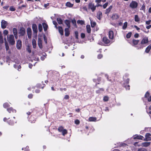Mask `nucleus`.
I'll return each mask as SVG.
<instances>
[{
    "mask_svg": "<svg viewBox=\"0 0 151 151\" xmlns=\"http://www.w3.org/2000/svg\"><path fill=\"white\" fill-rule=\"evenodd\" d=\"M37 112H36L29 111L27 113L28 115L29 121L32 123H35L37 118Z\"/></svg>",
    "mask_w": 151,
    "mask_h": 151,
    "instance_id": "1",
    "label": "nucleus"
},
{
    "mask_svg": "<svg viewBox=\"0 0 151 151\" xmlns=\"http://www.w3.org/2000/svg\"><path fill=\"white\" fill-rule=\"evenodd\" d=\"M3 121L4 122H7L10 125H13L15 123H17V120L14 117H13L11 118H9L8 119L4 117L3 119Z\"/></svg>",
    "mask_w": 151,
    "mask_h": 151,
    "instance_id": "2",
    "label": "nucleus"
},
{
    "mask_svg": "<svg viewBox=\"0 0 151 151\" xmlns=\"http://www.w3.org/2000/svg\"><path fill=\"white\" fill-rule=\"evenodd\" d=\"M9 44L11 45H14L15 44V41L14 36L12 35H9V37L7 38Z\"/></svg>",
    "mask_w": 151,
    "mask_h": 151,
    "instance_id": "3",
    "label": "nucleus"
},
{
    "mask_svg": "<svg viewBox=\"0 0 151 151\" xmlns=\"http://www.w3.org/2000/svg\"><path fill=\"white\" fill-rule=\"evenodd\" d=\"M26 34L25 29L23 27H20L19 30L18 35L19 37L24 36Z\"/></svg>",
    "mask_w": 151,
    "mask_h": 151,
    "instance_id": "4",
    "label": "nucleus"
},
{
    "mask_svg": "<svg viewBox=\"0 0 151 151\" xmlns=\"http://www.w3.org/2000/svg\"><path fill=\"white\" fill-rule=\"evenodd\" d=\"M148 40L147 37H144L141 42V44L142 46H145L146 45L148 42Z\"/></svg>",
    "mask_w": 151,
    "mask_h": 151,
    "instance_id": "5",
    "label": "nucleus"
},
{
    "mask_svg": "<svg viewBox=\"0 0 151 151\" xmlns=\"http://www.w3.org/2000/svg\"><path fill=\"white\" fill-rule=\"evenodd\" d=\"M88 7L89 9H91L93 12L96 9V6H95L94 4L90 2L88 4Z\"/></svg>",
    "mask_w": 151,
    "mask_h": 151,
    "instance_id": "6",
    "label": "nucleus"
},
{
    "mask_svg": "<svg viewBox=\"0 0 151 151\" xmlns=\"http://www.w3.org/2000/svg\"><path fill=\"white\" fill-rule=\"evenodd\" d=\"M17 48L18 50H20L22 47V42L20 40H18L17 42Z\"/></svg>",
    "mask_w": 151,
    "mask_h": 151,
    "instance_id": "7",
    "label": "nucleus"
},
{
    "mask_svg": "<svg viewBox=\"0 0 151 151\" xmlns=\"http://www.w3.org/2000/svg\"><path fill=\"white\" fill-rule=\"evenodd\" d=\"M151 134L149 133H147L145 135V139H144L145 141H149L151 140Z\"/></svg>",
    "mask_w": 151,
    "mask_h": 151,
    "instance_id": "8",
    "label": "nucleus"
},
{
    "mask_svg": "<svg viewBox=\"0 0 151 151\" xmlns=\"http://www.w3.org/2000/svg\"><path fill=\"white\" fill-rule=\"evenodd\" d=\"M27 32L28 38H30L32 36V30L30 27H28L27 29Z\"/></svg>",
    "mask_w": 151,
    "mask_h": 151,
    "instance_id": "9",
    "label": "nucleus"
},
{
    "mask_svg": "<svg viewBox=\"0 0 151 151\" xmlns=\"http://www.w3.org/2000/svg\"><path fill=\"white\" fill-rule=\"evenodd\" d=\"M150 95L149 92L148 91H147L145 95V97L147 98V100L149 102L151 101V95L150 96Z\"/></svg>",
    "mask_w": 151,
    "mask_h": 151,
    "instance_id": "10",
    "label": "nucleus"
},
{
    "mask_svg": "<svg viewBox=\"0 0 151 151\" xmlns=\"http://www.w3.org/2000/svg\"><path fill=\"white\" fill-rule=\"evenodd\" d=\"M7 110L10 113H16L17 111L16 110L14 109L12 107L7 108Z\"/></svg>",
    "mask_w": 151,
    "mask_h": 151,
    "instance_id": "11",
    "label": "nucleus"
},
{
    "mask_svg": "<svg viewBox=\"0 0 151 151\" xmlns=\"http://www.w3.org/2000/svg\"><path fill=\"white\" fill-rule=\"evenodd\" d=\"M32 28L33 31L35 33H37V27L35 24H32Z\"/></svg>",
    "mask_w": 151,
    "mask_h": 151,
    "instance_id": "12",
    "label": "nucleus"
},
{
    "mask_svg": "<svg viewBox=\"0 0 151 151\" xmlns=\"http://www.w3.org/2000/svg\"><path fill=\"white\" fill-rule=\"evenodd\" d=\"M102 41L105 44H107L109 43L110 40L106 37H104L102 39Z\"/></svg>",
    "mask_w": 151,
    "mask_h": 151,
    "instance_id": "13",
    "label": "nucleus"
},
{
    "mask_svg": "<svg viewBox=\"0 0 151 151\" xmlns=\"http://www.w3.org/2000/svg\"><path fill=\"white\" fill-rule=\"evenodd\" d=\"M112 8V5L110 6L108 8L106 9V10L105 14L108 15L109 14V12L111 11Z\"/></svg>",
    "mask_w": 151,
    "mask_h": 151,
    "instance_id": "14",
    "label": "nucleus"
},
{
    "mask_svg": "<svg viewBox=\"0 0 151 151\" xmlns=\"http://www.w3.org/2000/svg\"><path fill=\"white\" fill-rule=\"evenodd\" d=\"M114 32L112 30H110L109 32V39H114Z\"/></svg>",
    "mask_w": 151,
    "mask_h": 151,
    "instance_id": "15",
    "label": "nucleus"
},
{
    "mask_svg": "<svg viewBox=\"0 0 151 151\" xmlns=\"http://www.w3.org/2000/svg\"><path fill=\"white\" fill-rule=\"evenodd\" d=\"M38 45L40 48L41 49L42 48V40L39 37L38 38Z\"/></svg>",
    "mask_w": 151,
    "mask_h": 151,
    "instance_id": "16",
    "label": "nucleus"
},
{
    "mask_svg": "<svg viewBox=\"0 0 151 151\" xmlns=\"http://www.w3.org/2000/svg\"><path fill=\"white\" fill-rule=\"evenodd\" d=\"M7 22L4 20H3L1 23V27L2 29H5L6 27Z\"/></svg>",
    "mask_w": 151,
    "mask_h": 151,
    "instance_id": "17",
    "label": "nucleus"
},
{
    "mask_svg": "<svg viewBox=\"0 0 151 151\" xmlns=\"http://www.w3.org/2000/svg\"><path fill=\"white\" fill-rule=\"evenodd\" d=\"M119 18V15L116 14H112L111 17V19L112 20H116Z\"/></svg>",
    "mask_w": 151,
    "mask_h": 151,
    "instance_id": "18",
    "label": "nucleus"
},
{
    "mask_svg": "<svg viewBox=\"0 0 151 151\" xmlns=\"http://www.w3.org/2000/svg\"><path fill=\"white\" fill-rule=\"evenodd\" d=\"M129 83V80L127 79L126 80V84L125 85V83H124L123 86L124 87L127 89L129 90L130 89V86L129 85H128Z\"/></svg>",
    "mask_w": 151,
    "mask_h": 151,
    "instance_id": "19",
    "label": "nucleus"
},
{
    "mask_svg": "<svg viewBox=\"0 0 151 151\" xmlns=\"http://www.w3.org/2000/svg\"><path fill=\"white\" fill-rule=\"evenodd\" d=\"M69 28H65V35L66 37L70 35V31Z\"/></svg>",
    "mask_w": 151,
    "mask_h": 151,
    "instance_id": "20",
    "label": "nucleus"
},
{
    "mask_svg": "<svg viewBox=\"0 0 151 151\" xmlns=\"http://www.w3.org/2000/svg\"><path fill=\"white\" fill-rule=\"evenodd\" d=\"M42 24L43 26L44 31H46L47 30L48 28L47 24L45 22L42 23Z\"/></svg>",
    "mask_w": 151,
    "mask_h": 151,
    "instance_id": "21",
    "label": "nucleus"
},
{
    "mask_svg": "<svg viewBox=\"0 0 151 151\" xmlns=\"http://www.w3.org/2000/svg\"><path fill=\"white\" fill-rule=\"evenodd\" d=\"M58 28L59 32L61 35H63V31L62 27L59 26Z\"/></svg>",
    "mask_w": 151,
    "mask_h": 151,
    "instance_id": "22",
    "label": "nucleus"
},
{
    "mask_svg": "<svg viewBox=\"0 0 151 151\" xmlns=\"http://www.w3.org/2000/svg\"><path fill=\"white\" fill-rule=\"evenodd\" d=\"M65 23L68 27V28H70V21L68 19H66L65 21Z\"/></svg>",
    "mask_w": 151,
    "mask_h": 151,
    "instance_id": "23",
    "label": "nucleus"
},
{
    "mask_svg": "<svg viewBox=\"0 0 151 151\" xmlns=\"http://www.w3.org/2000/svg\"><path fill=\"white\" fill-rule=\"evenodd\" d=\"M150 144V142H144L142 143V145L143 147H147L149 146Z\"/></svg>",
    "mask_w": 151,
    "mask_h": 151,
    "instance_id": "24",
    "label": "nucleus"
},
{
    "mask_svg": "<svg viewBox=\"0 0 151 151\" xmlns=\"http://www.w3.org/2000/svg\"><path fill=\"white\" fill-rule=\"evenodd\" d=\"M143 138V136L140 135H137L134 137V139H142Z\"/></svg>",
    "mask_w": 151,
    "mask_h": 151,
    "instance_id": "25",
    "label": "nucleus"
},
{
    "mask_svg": "<svg viewBox=\"0 0 151 151\" xmlns=\"http://www.w3.org/2000/svg\"><path fill=\"white\" fill-rule=\"evenodd\" d=\"M102 13L101 12H99L97 14V17L99 20H100L102 17Z\"/></svg>",
    "mask_w": 151,
    "mask_h": 151,
    "instance_id": "26",
    "label": "nucleus"
},
{
    "mask_svg": "<svg viewBox=\"0 0 151 151\" xmlns=\"http://www.w3.org/2000/svg\"><path fill=\"white\" fill-rule=\"evenodd\" d=\"M96 117H91L88 118V121L90 122H96Z\"/></svg>",
    "mask_w": 151,
    "mask_h": 151,
    "instance_id": "27",
    "label": "nucleus"
},
{
    "mask_svg": "<svg viewBox=\"0 0 151 151\" xmlns=\"http://www.w3.org/2000/svg\"><path fill=\"white\" fill-rule=\"evenodd\" d=\"M73 4H72L69 1L67 2L66 3L65 5L66 6L69 7H72L73 6Z\"/></svg>",
    "mask_w": 151,
    "mask_h": 151,
    "instance_id": "28",
    "label": "nucleus"
},
{
    "mask_svg": "<svg viewBox=\"0 0 151 151\" xmlns=\"http://www.w3.org/2000/svg\"><path fill=\"white\" fill-rule=\"evenodd\" d=\"M86 30L88 33H90L91 32V29L90 25H87L86 26Z\"/></svg>",
    "mask_w": 151,
    "mask_h": 151,
    "instance_id": "29",
    "label": "nucleus"
},
{
    "mask_svg": "<svg viewBox=\"0 0 151 151\" xmlns=\"http://www.w3.org/2000/svg\"><path fill=\"white\" fill-rule=\"evenodd\" d=\"M32 44L33 47L34 48H35L36 47V42L34 39L32 40Z\"/></svg>",
    "mask_w": 151,
    "mask_h": 151,
    "instance_id": "30",
    "label": "nucleus"
},
{
    "mask_svg": "<svg viewBox=\"0 0 151 151\" xmlns=\"http://www.w3.org/2000/svg\"><path fill=\"white\" fill-rule=\"evenodd\" d=\"M151 49V45H149L146 49L145 52L147 53H148Z\"/></svg>",
    "mask_w": 151,
    "mask_h": 151,
    "instance_id": "31",
    "label": "nucleus"
},
{
    "mask_svg": "<svg viewBox=\"0 0 151 151\" xmlns=\"http://www.w3.org/2000/svg\"><path fill=\"white\" fill-rule=\"evenodd\" d=\"M3 107L5 108H7L10 106V105L7 102H6L3 104Z\"/></svg>",
    "mask_w": 151,
    "mask_h": 151,
    "instance_id": "32",
    "label": "nucleus"
},
{
    "mask_svg": "<svg viewBox=\"0 0 151 151\" xmlns=\"http://www.w3.org/2000/svg\"><path fill=\"white\" fill-rule=\"evenodd\" d=\"M57 20L59 24H61L63 23V20L60 18H57Z\"/></svg>",
    "mask_w": 151,
    "mask_h": 151,
    "instance_id": "33",
    "label": "nucleus"
},
{
    "mask_svg": "<svg viewBox=\"0 0 151 151\" xmlns=\"http://www.w3.org/2000/svg\"><path fill=\"white\" fill-rule=\"evenodd\" d=\"M90 21L91 27L92 28L94 27L96 25V22H93L91 20H90Z\"/></svg>",
    "mask_w": 151,
    "mask_h": 151,
    "instance_id": "34",
    "label": "nucleus"
},
{
    "mask_svg": "<svg viewBox=\"0 0 151 151\" xmlns=\"http://www.w3.org/2000/svg\"><path fill=\"white\" fill-rule=\"evenodd\" d=\"M128 23L127 22H125L124 24V25L122 27V28L123 29L125 30V29L126 28H127V26Z\"/></svg>",
    "mask_w": 151,
    "mask_h": 151,
    "instance_id": "35",
    "label": "nucleus"
},
{
    "mask_svg": "<svg viewBox=\"0 0 151 151\" xmlns=\"http://www.w3.org/2000/svg\"><path fill=\"white\" fill-rule=\"evenodd\" d=\"M137 5L138 4L136 2L133 1V8H136L137 7Z\"/></svg>",
    "mask_w": 151,
    "mask_h": 151,
    "instance_id": "36",
    "label": "nucleus"
},
{
    "mask_svg": "<svg viewBox=\"0 0 151 151\" xmlns=\"http://www.w3.org/2000/svg\"><path fill=\"white\" fill-rule=\"evenodd\" d=\"M134 20L136 22H138L140 20V19L137 15H135Z\"/></svg>",
    "mask_w": 151,
    "mask_h": 151,
    "instance_id": "37",
    "label": "nucleus"
},
{
    "mask_svg": "<svg viewBox=\"0 0 151 151\" xmlns=\"http://www.w3.org/2000/svg\"><path fill=\"white\" fill-rule=\"evenodd\" d=\"M77 23L78 24H80L82 25L84 24V21L82 20H78L77 21Z\"/></svg>",
    "mask_w": 151,
    "mask_h": 151,
    "instance_id": "38",
    "label": "nucleus"
},
{
    "mask_svg": "<svg viewBox=\"0 0 151 151\" xmlns=\"http://www.w3.org/2000/svg\"><path fill=\"white\" fill-rule=\"evenodd\" d=\"M42 85L41 84H38L37 85V86L39 88L43 89L45 86V85L44 84H42Z\"/></svg>",
    "mask_w": 151,
    "mask_h": 151,
    "instance_id": "39",
    "label": "nucleus"
},
{
    "mask_svg": "<svg viewBox=\"0 0 151 151\" xmlns=\"http://www.w3.org/2000/svg\"><path fill=\"white\" fill-rule=\"evenodd\" d=\"M38 30L39 32H41L42 30V26L41 24H38Z\"/></svg>",
    "mask_w": 151,
    "mask_h": 151,
    "instance_id": "40",
    "label": "nucleus"
},
{
    "mask_svg": "<svg viewBox=\"0 0 151 151\" xmlns=\"http://www.w3.org/2000/svg\"><path fill=\"white\" fill-rule=\"evenodd\" d=\"M5 45L6 49V50L7 51L9 49V46L8 43L6 42V38H5Z\"/></svg>",
    "mask_w": 151,
    "mask_h": 151,
    "instance_id": "41",
    "label": "nucleus"
},
{
    "mask_svg": "<svg viewBox=\"0 0 151 151\" xmlns=\"http://www.w3.org/2000/svg\"><path fill=\"white\" fill-rule=\"evenodd\" d=\"M62 133V135L63 136L65 135V134H67L68 133L67 130L65 129H64L61 132Z\"/></svg>",
    "mask_w": 151,
    "mask_h": 151,
    "instance_id": "42",
    "label": "nucleus"
},
{
    "mask_svg": "<svg viewBox=\"0 0 151 151\" xmlns=\"http://www.w3.org/2000/svg\"><path fill=\"white\" fill-rule=\"evenodd\" d=\"M13 32L14 35L17 34V29L16 28H13Z\"/></svg>",
    "mask_w": 151,
    "mask_h": 151,
    "instance_id": "43",
    "label": "nucleus"
},
{
    "mask_svg": "<svg viewBox=\"0 0 151 151\" xmlns=\"http://www.w3.org/2000/svg\"><path fill=\"white\" fill-rule=\"evenodd\" d=\"M71 22H72L73 24V25L75 27H77L76 21V20L74 19L72 20Z\"/></svg>",
    "mask_w": 151,
    "mask_h": 151,
    "instance_id": "44",
    "label": "nucleus"
},
{
    "mask_svg": "<svg viewBox=\"0 0 151 151\" xmlns=\"http://www.w3.org/2000/svg\"><path fill=\"white\" fill-rule=\"evenodd\" d=\"M64 129L63 127L62 126H61L58 127V130L59 132H61Z\"/></svg>",
    "mask_w": 151,
    "mask_h": 151,
    "instance_id": "45",
    "label": "nucleus"
},
{
    "mask_svg": "<svg viewBox=\"0 0 151 151\" xmlns=\"http://www.w3.org/2000/svg\"><path fill=\"white\" fill-rule=\"evenodd\" d=\"M109 97L107 96H105L104 97L103 101H107L109 100Z\"/></svg>",
    "mask_w": 151,
    "mask_h": 151,
    "instance_id": "46",
    "label": "nucleus"
},
{
    "mask_svg": "<svg viewBox=\"0 0 151 151\" xmlns=\"http://www.w3.org/2000/svg\"><path fill=\"white\" fill-rule=\"evenodd\" d=\"M74 123L76 125H79L80 123V121L78 119H76L74 121Z\"/></svg>",
    "mask_w": 151,
    "mask_h": 151,
    "instance_id": "47",
    "label": "nucleus"
},
{
    "mask_svg": "<svg viewBox=\"0 0 151 151\" xmlns=\"http://www.w3.org/2000/svg\"><path fill=\"white\" fill-rule=\"evenodd\" d=\"M108 2H106V3L104 4L102 6L103 7V8L104 9H105L106 8V7H107V6L108 4Z\"/></svg>",
    "mask_w": 151,
    "mask_h": 151,
    "instance_id": "48",
    "label": "nucleus"
},
{
    "mask_svg": "<svg viewBox=\"0 0 151 151\" xmlns=\"http://www.w3.org/2000/svg\"><path fill=\"white\" fill-rule=\"evenodd\" d=\"M139 40L133 39V44H134V45L137 44Z\"/></svg>",
    "mask_w": 151,
    "mask_h": 151,
    "instance_id": "49",
    "label": "nucleus"
},
{
    "mask_svg": "<svg viewBox=\"0 0 151 151\" xmlns=\"http://www.w3.org/2000/svg\"><path fill=\"white\" fill-rule=\"evenodd\" d=\"M75 37L77 39H78V31H75Z\"/></svg>",
    "mask_w": 151,
    "mask_h": 151,
    "instance_id": "50",
    "label": "nucleus"
},
{
    "mask_svg": "<svg viewBox=\"0 0 151 151\" xmlns=\"http://www.w3.org/2000/svg\"><path fill=\"white\" fill-rule=\"evenodd\" d=\"M132 35V33L131 32H129L126 35V37L127 38H129L131 37Z\"/></svg>",
    "mask_w": 151,
    "mask_h": 151,
    "instance_id": "51",
    "label": "nucleus"
},
{
    "mask_svg": "<svg viewBox=\"0 0 151 151\" xmlns=\"http://www.w3.org/2000/svg\"><path fill=\"white\" fill-rule=\"evenodd\" d=\"M138 151H147V150L146 149L141 148L138 150Z\"/></svg>",
    "mask_w": 151,
    "mask_h": 151,
    "instance_id": "52",
    "label": "nucleus"
},
{
    "mask_svg": "<svg viewBox=\"0 0 151 151\" xmlns=\"http://www.w3.org/2000/svg\"><path fill=\"white\" fill-rule=\"evenodd\" d=\"M10 10L12 11H14L16 10V9L13 6H11L9 8Z\"/></svg>",
    "mask_w": 151,
    "mask_h": 151,
    "instance_id": "53",
    "label": "nucleus"
},
{
    "mask_svg": "<svg viewBox=\"0 0 151 151\" xmlns=\"http://www.w3.org/2000/svg\"><path fill=\"white\" fill-rule=\"evenodd\" d=\"M140 10H143L144 11H145V6L144 4H143L142 5L141 8H140Z\"/></svg>",
    "mask_w": 151,
    "mask_h": 151,
    "instance_id": "54",
    "label": "nucleus"
},
{
    "mask_svg": "<svg viewBox=\"0 0 151 151\" xmlns=\"http://www.w3.org/2000/svg\"><path fill=\"white\" fill-rule=\"evenodd\" d=\"M8 33V31L6 30H5L3 32V34L5 36L7 35Z\"/></svg>",
    "mask_w": 151,
    "mask_h": 151,
    "instance_id": "55",
    "label": "nucleus"
},
{
    "mask_svg": "<svg viewBox=\"0 0 151 151\" xmlns=\"http://www.w3.org/2000/svg\"><path fill=\"white\" fill-rule=\"evenodd\" d=\"M81 36L82 38L83 39L85 37V35L84 33H82L81 34Z\"/></svg>",
    "mask_w": 151,
    "mask_h": 151,
    "instance_id": "56",
    "label": "nucleus"
},
{
    "mask_svg": "<svg viewBox=\"0 0 151 151\" xmlns=\"http://www.w3.org/2000/svg\"><path fill=\"white\" fill-rule=\"evenodd\" d=\"M4 41L3 40V36L0 37V44H1L3 43Z\"/></svg>",
    "mask_w": 151,
    "mask_h": 151,
    "instance_id": "57",
    "label": "nucleus"
},
{
    "mask_svg": "<svg viewBox=\"0 0 151 151\" xmlns=\"http://www.w3.org/2000/svg\"><path fill=\"white\" fill-rule=\"evenodd\" d=\"M53 24L55 25V27L56 28H57L58 27H57V25H58V24H57V22L55 21H53Z\"/></svg>",
    "mask_w": 151,
    "mask_h": 151,
    "instance_id": "58",
    "label": "nucleus"
},
{
    "mask_svg": "<svg viewBox=\"0 0 151 151\" xmlns=\"http://www.w3.org/2000/svg\"><path fill=\"white\" fill-rule=\"evenodd\" d=\"M103 57V55L101 54H99L98 55L97 58L99 59H100Z\"/></svg>",
    "mask_w": 151,
    "mask_h": 151,
    "instance_id": "59",
    "label": "nucleus"
},
{
    "mask_svg": "<svg viewBox=\"0 0 151 151\" xmlns=\"http://www.w3.org/2000/svg\"><path fill=\"white\" fill-rule=\"evenodd\" d=\"M27 50L28 52L30 53L31 52V50L29 47H28L27 49Z\"/></svg>",
    "mask_w": 151,
    "mask_h": 151,
    "instance_id": "60",
    "label": "nucleus"
},
{
    "mask_svg": "<svg viewBox=\"0 0 151 151\" xmlns=\"http://www.w3.org/2000/svg\"><path fill=\"white\" fill-rule=\"evenodd\" d=\"M43 38H44V40L45 42V43L46 44L47 43V38H46V37L45 35H44Z\"/></svg>",
    "mask_w": 151,
    "mask_h": 151,
    "instance_id": "61",
    "label": "nucleus"
},
{
    "mask_svg": "<svg viewBox=\"0 0 151 151\" xmlns=\"http://www.w3.org/2000/svg\"><path fill=\"white\" fill-rule=\"evenodd\" d=\"M69 98V96L68 95H65L64 97V99H68Z\"/></svg>",
    "mask_w": 151,
    "mask_h": 151,
    "instance_id": "62",
    "label": "nucleus"
},
{
    "mask_svg": "<svg viewBox=\"0 0 151 151\" xmlns=\"http://www.w3.org/2000/svg\"><path fill=\"white\" fill-rule=\"evenodd\" d=\"M28 97L29 99H32L33 97V95L32 93H30L28 95Z\"/></svg>",
    "mask_w": 151,
    "mask_h": 151,
    "instance_id": "63",
    "label": "nucleus"
},
{
    "mask_svg": "<svg viewBox=\"0 0 151 151\" xmlns=\"http://www.w3.org/2000/svg\"><path fill=\"white\" fill-rule=\"evenodd\" d=\"M9 7V6L8 5H7L6 6H3V8L4 9H5L6 10H7L8 9Z\"/></svg>",
    "mask_w": 151,
    "mask_h": 151,
    "instance_id": "64",
    "label": "nucleus"
}]
</instances>
